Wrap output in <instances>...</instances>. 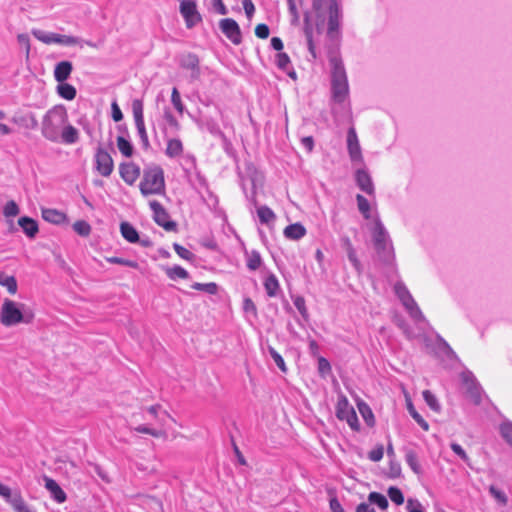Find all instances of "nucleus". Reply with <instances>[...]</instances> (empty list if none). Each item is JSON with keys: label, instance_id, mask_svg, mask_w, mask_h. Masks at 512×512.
<instances>
[{"label": "nucleus", "instance_id": "f257e3e1", "mask_svg": "<svg viewBox=\"0 0 512 512\" xmlns=\"http://www.w3.org/2000/svg\"><path fill=\"white\" fill-rule=\"evenodd\" d=\"M341 13L336 0H313L312 10L304 15V34L308 50L315 59L314 39L321 35L327 25V34L334 38L340 27Z\"/></svg>", "mask_w": 512, "mask_h": 512}, {"label": "nucleus", "instance_id": "f03ea898", "mask_svg": "<svg viewBox=\"0 0 512 512\" xmlns=\"http://www.w3.org/2000/svg\"><path fill=\"white\" fill-rule=\"evenodd\" d=\"M332 113L336 120L350 117L349 84L343 62L338 57L330 58Z\"/></svg>", "mask_w": 512, "mask_h": 512}, {"label": "nucleus", "instance_id": "7ed1b4c3", "mask_svg": "<svg viewBox=\"0 0 512 512\" xmlns=\"http://www.w3.org/2000/svg\"><path fill=\"white\" fill-rule=\"evenodd\" d=\"M68 122V114L64 106L58 105L49 109L42 121V135L51 142H59L60 131Z\"/></svg>", "mask_w": 512, "mask_h": 512}, {"label": "nucleus", "instance_id": "20e7f679", "mask_svg": "<svg viewBox=\"0 0 512 512\" xmlns=\"http://www.w3.org/2000/svg\"><path fill=\"white\" fill-rule=\"evenodd\" d=\"M372 239L378 258L385 264H393L395 254L392 242L389 233L378 216L374 220Z\"/></svg>", "mask_w": 512, "mask_h": 512}, {"label": "nucleus", "instance_id": "39448f33", "mask_svg": "<svg viewBox=\"0 0 512 512\" xmlns=\"http://www.w3.org/2000/svg\"><path fill=\"white\" fill-rule=\"evenodd\" d=\"M139 189L143 196L161 195L165 192L164 171L158 165L147 167L143 171Z\"/></svg>", "mask_w": 512, "mask_h": 512}, {"label": "nucleus", "instance_id": "423d86ee", "mask_svg": "<svg viewBox=\"0 0 512 512\" xmlns=\"http://www.w3.org/2000/svg\"><path fill=\"white\" fill-rule=\"evenodd\" d=\"M394 292L412 319L415 321H425L422 311L402 281L395 283Z\"/></svg>", "mask_w": 512, "mask_h": 512}, {"label": "nucleus", "instance_id": "0eeeda50", "mask_svg": "<svg viewBox=\"0 0 512 512\" xmlns=\"http://www.w3.org/2000/svg\"><path fill=\"white\" fill-rule=\"evenodd\" d=\"M336 417L341 421H346L353 431L359 430L360 424L356 411L344 395H340L338 397L336 404Z\"/></svg>", "mask_w": 512, "mask_h": 512}, {"label": "nucleus", "instance_id": "6e6552de", "mask_svg": "<svg viewBox=\"0 0 512 512\" xmlns=\"http://www.w3.org/2000/svg\"><path fill=\"white\" fill-rule=\"evenodd\" d=\"M32 35L44 44H60L72 46L80 43V39L75 36L61 35L53 32H46L41 29H32Z\"/></svg>", "mask_w": 512, "mask_h": 512}, {"label": "nucleus", "instance_id": "1a4fd4ad", "mask_svg": "<svg viewBox=\"0 0 512 512\" xmlns=\"http://www.w3.org/2000/svg\"><path fill=\"white\" fill-rule=\"evenodd\" d=\"M131 106H132V113H133L135 126L137 129V134L140 138L142 148L147 150L150 147V142H149L148 134H147V131L145 128V123H144L143 101L141 99H134L132 101Z\"/></svg>", "mask_w": 512, "mask_h": 512}, {"label": "nucleus", "instance_id": "9d476101", "mask_svg": "<svg viewBox=\"0 0 512 512\" xmlns=\"http://www.w3.org/2000/svg\"><path fill=\"white\" fill-rule=\"evenodd\" d=\"M24 321V317L17 304L6 299L1 308V323L4 326H13Z\"/></svg>", "mask_w": 512, "mask_h": 512}, {"label": "nucleus", "instance_id": "9b49d317", "mask_svg": "<svg viewBox=\"0 0 512 512\" xmlns=\"http://www.w3.org/2000/svg\"><path fill=\"white\" fill-rule=\"evenodd\" d=\"M179 11L188 29L195 27L202 21V16L197 10L195 0H181Z\"/></svg>", "mask_w": 512, "mask_h": 512}, {"label": "nucleus", "instance_id": "f8f14e48", "mask_svg": "<svg viewBox=\"0 0 512 512\" xmlns=\"http://www.w3.org/2000/svg\"><path fill=\"white\" fill-rule=\"evenodd\" d=\"M94 169L103 177H109L114 170L111 155L102 147H98L94 155Z\"/></svg>", "mask_w": 512, "mask_h": 512}, {"label": "nucleus", "instance_id": "ddd939ff", "mask_svg": "<svg viewBox=\"0 0 512 512\" xmlns=\"http://www.w3.org/2000/svg\"><path fill=\"white\" fill-rule=\"evenodd\" d=\"M149 206L153 212V219L159 226L166 231L176 230V223L170 219L169 213L160 202L152 200L149 202Z\"/></svg>", "mask_w": 512, "mask_h": 512}, {"label": "nucleus", "instance_id": "4468645a", "mask_svg": "<svg viewBox=\"0 0 512 512\" xmlns=\"http://www.w3.org/2000/svg\"><path fill=\"white\" fill-rule=\"evenodd\" d=\"M219 28L221 32L234 44L239 45L242 42V33L238 23L232 18L220 20Z\"/></svg>", "mask_w": 512, "mask_h": 512}, {"label": "nucleus", "instance_id": "2eb2a0df", "mask_svg": "<svg viewBox=\"0 0 512 512\" xmlns=\"http://www.w3.org/2000/svg\"><path fill=\"white\" fill-rule=\"evenodd\" d=\"M347 150L349 157L354 164H362L363 156L359 139L354 127H350L347 132Z\"/></svg>", "mask_w": 512, "mask_h": 512}, {"label": "nucleus", "instance_id": "dca6fc26", "mask_svg": "<svg viewBox=\"0 0 512 512\" xmlns=\"http://www.w3.org/2000/svg\"><path fill=\"white\" fill-rule=\"evenodd\" d=\"M463 383L466 386L467 396L472 400L474 404L481 402V387L476 381L475 376L470 371H465L461 374Z\"/></svg>", "mask_w": 512, "mask_h": 512}, {"label": "nucleus", "instance_id": "f3484780", "mask_svg": "<svg viewBox=\"0 0 512 512\" xmlns=\"http://www.w3.org/2000/svg\"><path fill=\"white\" fill-rule=\"evenodd\" d=\"M179 65L186 69L190 70V78L192 80H196L200 77V61L196 54L194 53H184L179 57Z\"/></svg>", "mask_w": 512, "mask_h": 512}, {"label": "nucleus", "instance_id": "a211bd4d", "mask_svg": "<svg viewBox=\"0 0 512 512\" xmlns=\"http://www.w3.org/2000/svg\"><path fill=\"white\" fill-rule=\"evenodd\" d=\"M119 174L128 185H133L140 176V167L133 162H124L119 165Z\"/></svg>", "mask_w": 512, "mask_h": 512}, {"label": "nucleus", "instance_id": "6ab92c4d", "mask_svg": "<svg viewBox=\"0 0 512 512\" xmlns=\"http://www.w3.org/2000/svg\"><path fill=\"white\" fill-rule=\"evenodd\" d=\"M193 120L195 121L200 130H206L214 137H224V134L221 131L219 124L212 117L203 116L201 118H193Z\"/></svg>", "mask_w": 512, "mask_h": 512}, {"label": "nucleus", "instance_id": "aec40b11", "mask_svg": "<svg viewBox=\"0 0 512 512\" xmlns=\"http://www.w3.org/2000/svg\"><path fill=\"white\" fill-rule=\"evenodd\" d=\"M355 181L360 190L368 195H374L375 188L367 170L359 168L355 172Z\"/></svg>", "mask_w": 512, "mask_h": 512}, {"label": "nucleus", "instance_id": "412c9836", "mask_svg": "<svg viewBox=\"0 0 512 512\" xmlns=\"http://www.w3.org/2000/svg\"><path fill=\"white\" fill-rule=\"evenodd\" d=\"M44 481H45V488L50 492L51 494V497L57 502V503H63L66 501V493L63 491V489L59 486V484L49 478V477H44Z\"/></svg>", "mask_w": 512, "mask_h": 512}, {"label": "nucleus", "instance_id": "4be33fe9", "mask_svg": "<svg viewBox=\"0 0 512 512\" xmlns=\"http://www.w3.org/2000/svg\"><path fill=\"white\" fill-rule=\"evenodd\" d=\"M42 218L52 224L60 225L67 222V215L53 208H43L42 209Z\"/></svg>", "mask_w": 512, "mask_h": 512}, {"label": "nucleus", "instance_id": "5701e85b", "mask_svg": "<svg viewBox=\"0 0 512 512\" xmlns=\"http://www.w3.org/2000/svg\"><path fill=\"white\" fill-rule=\"evenodd\" d=\"M73 70L72 63L70 61H61L57 63L54 69V78L58 83L65 82Z\"/></svg>", "mask_w": 512, "mask_h": 512}, {"label": "nucleus", "instance_id": "b1692460", "mask_svg": "<svg viewBox=\"0 0 512 512\" xmlns=\"http://www.w3.org/2000/svg\"><path fill=\"white\" fill-rule=\"evenodd\" d=\"M79 140V132L78 130L68 124V122L64 125V127L60 131V140L61 142L71 145L75 144Z\"/></svg>", "mask_w": 512, "mask_h": 512}, {"label": "nucleus", "instance_id": "393cba45", "mask_svg": "<svg viewBox=\"0 0 512 512\" xmlns=\"http://www.w3.org/2000/svg\"><path fill=\"white\" fill-rule=\"evenodd\" d=\"M19 226L22 228L23 232L29 237L34 238L38 233V224L37 222L27 216L20 217L18 220Z\"/></svg>", "mask_w": 512, "mask_h": 512}, {"label": "nucleus", "instance_id": "a878e982", "mask_svg": "<svg viewBox=\"0 0 512 512\" xmlns=\"http://www.w3.org/2000/svg\"><path fill=\"white\" fill-rule=\"evenodd\" d=\"M264 288L269 297H277L280 292V284L277 277L270 273L264 279Z\"/></svg>", "mask_w": 512, "mask_h": 512}, {"label": "nucleus", "instance_id": "bb28decb", "mask_svg": "<svg viewBox=\"0 0 512 512\" xmlns=\"http://www.w3.org/2000/svg\"><path fill=\"white\" fill-rule=\"evenodd\" d=\"M183 153V144L178 138H170L167 140L165 154L169 158H176Z\"/></svg>", "mask_w": 512, "mask_h": 512}, {"label": "nucleus", "instance_id": "cd10ccee", "mask_svg": "<svg viewBox=\"0 0 512 512\" xmlns=\"http://www.w3.org/2000/svg\"><path fill=\"white\" fill-rule=\"evenodd\" d=\"M305 234H306V229L300 223L290 224L284 229L285 237L288 239H292V240H299L302 237H304Z\"/></svg>", "mask_w": 512, "mask_h": 512}, {"label": "nucleus", "instance_id": "c85d7f7f", "mask_svg": "<svg viewBox=\"0 0 512 512\" xmlns=\"http://www.w3.org/2000/svg\"><path fill=\"white\" fill-rule=\"evenodd\" d=\"M120 232L122 237L129 243H137L139 241L138 231L128 222L120 224Z\"/></svg>", "mask_w": 512, "mask_h": 512}, {"label": "nucleus", "instance_id": "c756f323", "mask_svg": "<svg viewBox=\"0 0 512 512\" xmlns=\"http://www.w3.org/2000/svg\"><path fill=\"white\" fill-rule=\"evenodd\" d=\"M405 461L407 465L410 467V469L417 475H420L422 473V468L418 460L417 453L412 450L405 448Z\"/></svg>", "mask_w": 512, "mask_h": 512}, {"label": "nucleus", "instance_id": "7c9ffc66", "mask_svg": "<svg viewBox=\"0 0 512 512\" xmlns=\"http://www.w3.org/2000/svg\"><path fill=\"white\" fill-rule=\"evenodd\" d=\"M344 243H345V247H346V253H347V257H348V260L349 262L352 264V266L354 267V269L360 273L361 272V269H362V266H361V263L357 257V253H356V250L354 249L351 241L349 240V238H346L344 240Z\"/></svg>", "mask_w": 512, "mask_h": 512}, {"label": "nucleus", "instance_id": "2f4dec72", "mask_svg": "<svg viewBox=\"0 0 512 512\" xmlns=\"http://www.w3.org/2000/svg\"><path fill=\"white\" fill-rule=\"evenodd\" d=\"M257 215H258L259 221L265 225H269L270 223H273L276 219V215L273 212V210L266 205H262L257 208Z\"/></svg>", "mask_w": 512, "mask_h": 512}, {"label": "nucleus", "instance_id": "473e14b6", "mask_svg": "<svg viewBox=\"0 0 512 512\" xmlns=\"http://www.w3.org/2000/svg\"><path fill=\"white\" fill-rule=\"evenodd\" d=\"M356 201H357L358 210L361 213V215L363 216V218L366 220L372 219L371 205H370L368 199H366L361 194H357Z\"/></svg>", "mask_w": 512, "mask_h": 512}, {"label": "nucleus", "instance_id": "72a5a7b5", "mask_svg": "<svg viewBox=\"0 0 512 512\" xmlns=\"http://www.w3.org/2000/svg\"><path fill=\"white\" fill-rule=\"evenodd\" d=\"M58 94L66 100H73L76 97V88L71 84L62 82L57 87Z\"/></svg>", "mask_w": 512, "mask_h": 512}, {"label": "nucleus", "instance_id": "f704fd0d", "mask_svg": "<svg viewBox=\"0 0 512 512\" xmlns=\"http://www.w3.org/2000/svg\"><path fill=\"white\" fill-rule=\"evenodd\" d=\"M117 147L125 157H131L134 151L132 143L123 136L117 137Z\"/></svg>", "mask_w": 512, "mask_h": 512}, {"label": "nucleus", "instance_id": "c9c22d12", "mask_svg": "<svg viewBox=\"0 0 512 512\" xmlns=\"http://www.w3.org/2000/svg\"><path fill=\"white\" fill-rule=\"evenodd\" d=\"M368 501L371 504L377 505L380 509L385 510L388 508L387 498L379 492H371L368 495Z\"/></svg>", "mask_w": 512, "mask_h": 512}, {"label": "nucleus", "instance_id": "e433bc0d", "mask_svg": "<svg viewBox=\"0 0 512 512\" xmlns=\"http://www.w3.org/2000/svg\"><path fill=\"white\" fill-rule=\"evenodd\" d=\"M407 410L410 414V416L416 421V423L424 430H429V424L428 422L416 411L415 407L411 402H408L407 404Z\"/></svg>", "mask_w": 512, "mask_h": 512}, {"label": "nucleus", "instance_id": "4c0bfd02", "mask_svg": "<svg viewBox=\"0 0 512 512\" xmlns=\"http://www.w3.org/2000/svg\"><path fill=\"white\" fill-rule=\"evenodd\" d=\"M11 506L15 512H36L26 504L20 492L16 493V497L13 499Z\"/></svg>", "mask_w": 512, "mask_h": 512}, {"label": "nucleus", "instance_id": "58836bf2", "mask_svg": "<svg viewBox=\"0 0 512 512\" xmlns=\"http://www.w3.org/2000/svg\"><path fill=\"white\" fill-rule=\"evenodd\" d=\"M262 264V258L258 251L252 250L247 256V267L251 271H256Z\"/></svg>", "mask_w": 512, "mask_h": 512}, {"label": "nucleus", "instance_id": "ea45409f", "mask_svg": "<svg viewBox=\"0 0 512 512\" xmlns=\"http://www.w3.org/2000/svg\"><path fill=\"white\" fill-rule=\"evenodd\" d=\"M166 274L171 280H176L177 278L187 279L189 277L188 271L179 265L167 268Z\"/></svg>", "mask_w": 512, "mask_h": 512}, {"label": "nucleus", "instance_id": "a19ab883", "mask_svg": "<svg viewBox=\"0 0 512 512\" xmlns=\"http://www.w3.org/2000/svg\"><path fill=\"white\" fill-rule=\"evenodd\" d=\"M0 285L6 287L10 294H15L17 292V281L13 276H7L0 273Z\"/></svg>", "mask_w": 512, "mask_h": 512}, {"label": "nucleus", "instance_id": "79ce46f5", "mask_svg": "<svg viewBox=\"0 0 512 512\" xmlns=\"http://www.w3.org/2000/svg\"><path fill=\"white\" fill-rule=\"evenodd\" d=\"M358 409H359V412L361 413L364 421L366 422V424L368 426H373L374 425V415H373V412L370 409V407L366 403L361 402V403H358Z\"/></svg>", "mask_w": 512, "mask_h": 512}, {"label": "nucleus", "instance_id": "37998d69", "mask_svg": "<svg viewBox=\"0 0 512 512\" xmlns=\"http://www.w3.org/2000/svg\"><path fill=\"white\" fill-rule=\"evenodd\" d=\"M490 495L496 500V502L501 506H506L508 503V498L504 491L498 489L496 486L491 485L489 487Z\"/></svg>", "mask_w": 512, "mask_h": 512}, {"label": "nucleus", "instance_id": "c03bdc74", "mask_svg": "<svg viewBox=\"0 0 512 512\" xmlns=\"http://www.w3.org/2000/svg\"><path fill=\"white\" fill-rule=\"evenodd\" d=\"M193 289L203 291L207 294L214 295L218 291V286L214 282L209 283H194L191 286Z\"/></svg>", "mask_w": 512, "mask_h": 512}, {"label": "nucleus", "instance_id": "a18cd8bd", "mask_svg": "<svg viewBox=\"0 0 512 512\" xmlns=\"http://www.w3.org/2000/svg\"><path fill=\"white\" fill-rule=\"evenodd\" d=\"M106 261L111 264L122 265V266L130 267V268H134V269H137L139 267L138 262H136L134 260H129V259L116 257V256L107 257Z\"/></svg>", "mask_w": 512, "mask_h": 512}, {"label": "nucleus", "instance_id": "49530a36", "mask_svg": "<svg viewBox=\"0 0 512 512\" xmlns=\"http://www.w3.org/2000/svg\"><path fill=\"white\" fill-rule=\"evenodd\" d=\"M73 230L80 236L86 237L91 232V226L84 220H78L73 224Z\"/></svg>", "mask_w": 512, "mask_h": 512}, {"label": "nucleus", "instance_id": "de8ad7c7", "mask_svg": "<svg viewBox=\"0 0 512 512\" xmlns=\"http://www.w3.org/2000/svg\"><path fill=\"white\" fill-rule=\"evenodd\" d=\"M500 433L503 439L512 446V422L504 421L500 425Z\"/></svg>", "mask_w": 512, "mask_h": 512}, {"label": "nucleus", "instance_id": "09e8293b", "mask_svg": "<svg viewBox=\"0 0 512 512\" xmlns=\"http://www.w3.org/2000/svg\"><path fill=\"white\" fill-rule=\"evenodd\" d=\"M388 496L391 499V501L394 502L396 505H401L404 503V495L398 487H389Z\"/></svg>", "mask_w": 512, "mask_h": 512}, {"label": "nucleus", "instance_id": "8fccbe9b", "mask_svg": "<svg viewBox=\"0 0 512 512\" xmlns=\"http://www.w3.org/2000/svg\"><path fill=\"white\" fill-rule=\"evenodd\" d=\"M422 394H423V398H424L426 404L433 411H439L440 410L439 402H438L437 398L435 397V395L431 391L425 390V391H423Z\"/></svg>", "mask_w": 512, "mask_h": 512}, {"label": "nucleus", "instance_id": "3c124183", "mask_svg": "<svg viewBox=\"0 0 512 512\" xmlns=\"http://www.w3.org/2000/svg\"><path fill=\"white\" fill-rule=\"evenodd\" d=\"M276 65L282 71H287V69L291 68L289 56L286 53L279 52L276 55Z\"/></svg>", "mask_w": 512, "mask_h": 512}, {"label": "nucleus", "instance_id": "603ef678", "mask_svg": "<svg viewBox=\"0 0 512 512\" xmlns=\"http://www.w3.org/2000/svg\"><path fill=\"white\" fill-rule=\"evenodd\" d=\"M161 409V406L159 404L157 405H152L150 406L147 411L148 413H150L154 418L158 419L162 424L165 423V420L164 418L165 417H170V415L168 414L167 411H162L160 414H159V411Z\"/></svg>", "mask_w": 512, "mask_h": 512}, {"label": "nucleus", "instance_id": "864d4df0", "mask_svg": "<svg viewBox=\"0 0 512 512\" xmlns=\"http://www.w3.org/2000/svg\"><path fill=\"white\" fill-rule=\"evenodd\" d=\"M171 102L174 106V108L180 113L182 114L184 112V105L181 101V98H180V94H179V91L177 90V88H173L172 89V94H171Z\"/></svg>", "mask_w": 512, "mask_h": 512}, {"label": "nucleus", "instance_id": "5fc2aeb1", "mask_svg": "<svg viewBox=\"0 0 512 512\" xmlns=\"http://www.w3.org/2000/svg\"><path fill=\"white\" fill-rule=\"evenodd\" d=\"M17 492L18 491L12 492L8 486L0 482V496L3 497L4 500L10 505L12 504L13 499L16 497Z\"/></svg>", "mask_w": 512, "mask_h": 512}, {"label": "nucleus", "instance_id": "6e6d98bb", "mask_svg": "<svg viewBox=\"0 0 512 512\" xmlns=\"http://www.w3.org/2000/svg\"><path fill=\"white\" fill-rule=\"evenodd\" d=\"M269 353H270L271 358L274 360L275 364L277 365V367L282 372H286L287 368H286V365H285V362H284V359L282 358V356L272 347L269 348Z\"/></svg>", "mask_w": 512, "mask_h": 512}, {"label": "nucleus", "instance_id": "4d7b16f0", "mask_svg": "<svg viewBox=\"0 0 512 512\" xmlns=\"http://www.w3.org/2000/svg\"><path fill=\"white\" fill-rule=\"evenodd\" d=\"M3 213L6 217H14L18 215L19 207L17 203L13 200L8 201L4 206Z\"/></svg>", "mask_w": 512, "mask_h": 512}, {"label": "nucleus", "instance_id": "13d9d810", "mask_svg": "<svg viewBox=\"0 0 512 512\" xmlns=\"http://www.w3.org/2000/svg\"><path fill=\"white\" fill-rule=\"evenodd\" d=\"M293 303H294V306L296 307V309L302 315V317L307 319L308 311L306 308L305 299L302 296H297L293 299Z\"/></svg>", "mask_w": 512, "mask_h": 512}, {"label": "nucleus", "instance_id": "bf43d9fd", "mask_svg": "<svg viewBox=\"0 0 512 512\" xmlns=\"http://www.w3.org/2000/svg\"><path fill=\"white\" fill-rule=\"evenodd\" d=\"M173 248L177 255L184 260H191L194 258V254L180 244L174 243Z\"/></svg>", "mask_w": 512, "mask_h": 512}, {"label": "nucleus", "instance_id": "052dcab7", "mask_svg": "<svg viewBox=\"0 0 512 512\" xmlns=\"http://www.w3.org/2000/svg\"><path fill=\"white\" fill-rule=\"evenodd\" d=\"M407 512H425L423 505L417 500L409 498L406 503Z\"/></svg>", "mask_w": 512, "mask_h": 512}, {"label": "nucleus", "instance_id": "680f3d73", "mask_svg": "<svg viewBox=\"0 0 512 512\" xmlns=\"http://www.w3.org/2000/svg\"><path fill=\"white\" fill-rule=\"evenodd\" d=\"M384 455V447L383 445H377L374 449H372L368 453V458L373 462H379Z\"/></svg>", "mask_w": 512, "mask_h": 512}, {"label": "nucleus", "instance_id": "e2e57ef3", "mask_svg": "<svg viewBox=\"0 0 512 512\" xmlns=\"http://www.w3.org/2000/svg\"><path fill=\"white\" fill-rule=\"evenodd\" d=\"M17 41H18L19 45H21L25 49L26 57L28 58L29 54H30V49H31L30 38H29L28 34H26V33L18 34Z\"/></svg>", "mask_w": 512, "mask_h": 512}, {"label": "nucleus", "instance_id": "0e129e2a", "mask_svg": "<svg viewBox=\"0 0 512 512\" xmlns=\"http://www.w3.org/2000/svg\"><path fill=\"white\" fill-rule=\"evenodd\" d=\"M134 430L138 433H144V434H149L153 437H160L162 435V432L159 431V430H156V429H153V428H150L146 425H139L137 427L134 428Z\"/></svg>", "mask_w": 512, "mask_h": 512}, {"label": "nucleus", "instance_id": "69168bd1", "mask_svg": "<svg viewBox=\"0 0 512 512\" xmlns=\"http://www.w3.org/2000/svg\"><path fill=\"white\" fill-rule=\"evenodd\" d=\"M211 8L219 15L228 14V9L222 0H211Z\"/></svg>", "mask_w": 512, "mask_h": 512}, {"label": "nucleus", "instance_id": "338daca9", "mask_svg": "<svg viewBox=\"0 0 512 512\" xmlns=\"http://www.w3.org/2000/svg\"><path fill=\"white\" fill-rule=\"evenodd\" d=\"M450 447L452 449V451L457 455L459 456L464 462L468 463L469 462V457L467 455V453L465 452V450L462 448L461 445H459L458 443H451L450 444Z\"/></svg>", "mask_w": 512, "mask_h": 512}, {"label": "nucleus", "instance_id": "774afa93", "mask_svg": "<svg viewBox=\"0 0 512 512\" xmlns=\"http://www.w3.org/2000/svg\"><path fill=\"white\" fill-rule=\"evenodd\" d=\"M255 34L258 38L266 39L269 36V27L266 24H258L255 28Z\"/></svg>", "mask_w": 512, "mask_h": 512}]
</instances>
